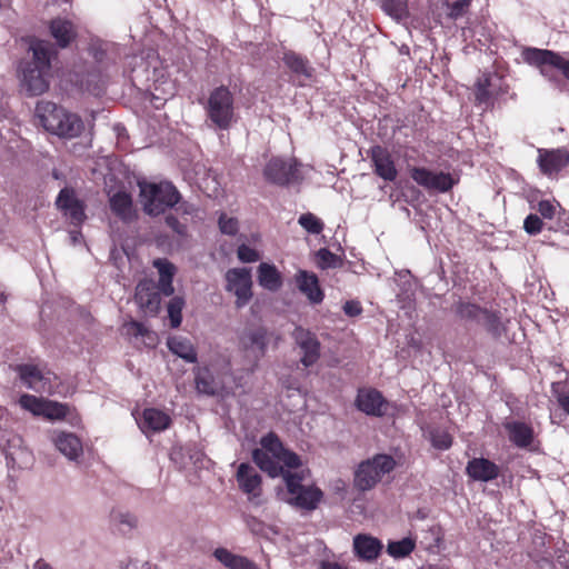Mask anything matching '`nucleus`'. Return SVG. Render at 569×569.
Segmentation results:
<instances>
[{"instance_id": "obj_50", "label": "nucleus", "mask_w": 569, "mask_h": 569, "mask_svg": "<svg viewBox=\"0 0 569 569\" xmlns=\"http://www.w3.org/2000/svg\"><path fill=\"white\" fill-rule=\"evenodd\" d=\"M186 455H189V458L194 461H198L200 459V456H202L201 452H196L194 455H191L187 448L182 446H174L170 451V459L173 462L182 466L184 465Z\"/></svg>"}, {"instance_id": "obj_18", "label": "nucleus", "mask_w": 569, "mask_h": 569, "mask_svg": "<svg viewBox=\"0 0 569 569\" xmlns=\"http://www.w3.org/2000/svg\"><path fill=\"white\" fill-rule=\"evenodd\" d=\"M292 337L302 351L301 363L305 367L313 366L320 357V342L316 335L302 327H297Z\"/></svg>"}, {"instance_id": "obj_29", "label": "nucleus", "mask_w": 569, "mask_h": 569, "mask_svg": "<svg viewBox=\"0 0 569 569\" xmlns=\"http://www.w3.org/2000/svg\"><path fill=\"white\" fill-rule=\"evenodd\" d=\"M213 555L228 569H259L253 561L246 557L233 555L226 548L216 549Z\"/></svg>"}, {"instance_id": "obj_11", "label": "nucleus", "mask_w": 569, "mask_h": 569, "mask_svg": "<svg viewBox=\"0 0 569 569\" xmlns=\"http://www.w3.org/2000/svg\"><path fill=\"white\" fill-rule=\"evenodd\" d=\"M264 178L278 186H288L301 181L302 176L296 159L273 158L263 169Z\"/></svg>"}, {"instance_id": "obj_32", "label": "nucleus", "mask_w": 569, "mask_h": 569, "mask_svg": "<svg viewBox=\"0 0 569 569\" xmlns=\"http://www.w3.org/2000/svg\"><path fill=\"white\" fill-rule=\"evenodd\" d=\"M241 343L246 349L258 351L260 356H263L268 345V332L261 327L248 330L242 335Z\"/></svg>"}, {"instance_id": "obj_26", "label": "nucleus", "mask_w": 569, "mask_h": 569, "mask_svg": "<svg viewBox=\"0 0 569 569\" xmlns=\"http://www.w3.org/2000/svg\"><path fill=\"white\" fill-rule=\"evenodd\" d=\"M42 417L50 421L66 420L69 423H78L79 416L76 410L66 403L46 399Z\"/></svg>"}, {"instance_id": "obj_38", "label": "nucleus", "mask_w": 569, "mask_h": 569, "mask_svg": "<svg viewBox=\"0 0 569 569\" xmlns=\"http://www.w3.org/2000/svg\"><path fill=\"white\" fill-rule=\"evenodd\" d=\"M142 418L146 427H169L171 422L166 412L154 408L144 409Z\"/></svg>"}, {"instance_id": "obj_61", "label": "nucleus", "mask_w": 569, "mask_h": 569, "mask_svg": "<svg viewBox=\"0 0 569 569\" xmlns=\"http://www.w3.org/2000/svg\"><path fill=\"white\" fill-rule=\"evenodd\" d=\"M82 238V234L80 231H70V239H71V242L73 244H77L78 242H80V239Z\"/></svg>"}, {"instance_id": "obj_53", "label": "nucleus", "mask_w": 569, "mask_h": 569, "mask_svg": "<svg viewBox=\"0 0 569 569\" xmlns=\"http://www.w3.org/2000/svg\"><path fill=\"white\" fill-rule=\"evenodd\" d=\"M317 264L321 269L332 268L337 264V257L326 248L318 250L316 253Z\"/></svg>"}, {"instance_id": "obj_62", "label": "nucleus", "mask_w": 569, "mask_h": 569, "mask_svg": "<svg viewBox=\"0 0 569 569\" xmlns=\"http://www.w3.org/2000/svg\"><path fill=\"white\" fill-rule=\"evenodd\" d=\"M162 429H156V428H152V429H142V431L144 432V435L147 436V438H151V436L154 433V432H158V431H161Z\"/></svg>"}, {"instance_id": "obj_63", "label": "nucleus", "mask_w": 569, "mask_h": 569, "mask_svg": "<svg viewBox=\"0 0 569 569\" xmlns=\"http://www.w3.org/2000/svg\"><path fill=\"white\" fill-rule=\"evenodd\" d=\"M10 433H11V429H7V428L0 429V438L9 437Z\"/></svg>"}, {"instance_id": "obj_40", "label": "nucleus", "mask_w": 569, "mask_h": 569, "mask_svg": "<svg viewBox=\"0 0 569 569\" xmlns=\"http://www.w3.org/2000/svg\"><path fill=\"white\" fill-rule=\"evenodd\" d=\"M184 299L182 297L176 296L173 297L168 306V317L170 320L171 328H178L182 322V310L184 308Z\"/></svg>"}, {"instance_id": "obj_20", "label": "nucleus", "mask_w": 569, "mask_h": 569, "mask_svg": "<svg viewBox=\"0 0 569 569\" xmlns=\"http://www.w3.org/2000/svg\"><path fill=\"white\" fill-rule=\"evenodd\" d=\"M466 473L473 481L490 482L500 477L501 467L483 457L472 458L467 462Z\"/></svg>"}, {"instance_id": "obj_28", "label": "nucleus", "mask_w": 569, "mask_h": 569, "mask_svg": "<svg viewBox=\"0 0 569 569\" xmlns=\"http://www.w3.org/2000/svg\"><path fill=\"white\" fill-rule=\"evenodd\" d=\"M167 346L173 355L178 356L184 361L189 363L197 362V351L188 338L181 336L169 337L167 340Z\"/></svg>"}, {"instance_id": "obj_45", "label": "nucleus", "mask_w": 569, "mask_h": 569, "mask_svg": "<svg viewBox=\"0 0 569 569\" xmlns=\"http://www.w3.org/2000/svg\"><path fill=\"white\" fill-rule=\"evenodd\" d=\"M552 396L556 398L559 407L569 415V390H566L562 382H553L551 385Z\"/></svg>"}, {"instance_id": "obj_13", "label": "nucleus", "mask_w": 569, "mask_h": 569, "mask_svg": "<svg viewBox=\"0 0 569 569\" xmlns=\"http://www.w3.org/2000/svg\"><path fill=\"white\" fill-rule=\"evenodd\" d=\"M227 372L214 373L208 367L194 370V385L197 392L210 397L226 398L231 395V388L226 385Z\"/></svg>"}, {"instance_id": "obj_21", "label": "nucleus", "mask_w": 569, "mask_h": 569, "mask_svg": "<svg viewBox=\"0 0 569 569\" xmlns=\"http://www.w3.org/2000/svg\"><path fill=\"white\" fill-rule=\"evenodd\" d=\"M370 158L375 167V173L386 181H393L398 171L390 152L381 147L375 146L370 149Z\"/></svg>"}, {"instance_id": "obj_43", "label": "nucleus", "mask_w": 569, "mask_h": 569, "mask_svg": "<svg viewBox=\"0 0 569 569\" xmlns=\"http://www.w3.org/2000/svg\"><path fill=\"white\" fill-rule=\"evenodd\" d=\"M509 440L519 448H528L533 441V429H509Z\"/></svg>"}, {"instance_id": "obj_3", "label": "nucleus", "mask_w": 569, "mask_h": 569, "mask_svg": "<svg viewBox=\"0 0 569 569\" xmlns=\"http://www.w3.org/2000/svg\"><path fill=\"white\" fill-rule=\"evenodd\" d=\"M140 202L148 216L157 217L180 201L177 188L168 181L152 183L140 182Z\"/></svg>"}, {"instance_id": "obj_2", "label": "nucleus", "mask_w": 569, "mask_h": 569, "mask_svg": "<svg viewBox=\"0 0 569 569\" xmlns=\"http://www.w3.org/2000/svg\"><path fill=\"white\" fill-rule=\"evenodd\" d=\"M29 50L32 60L22 67L21 86L29 96H40L49 88L52 46L44 40H33Z\"/></svg>"}, {"instance_id": "obj_51", "label": "nucleus", "mask_w": 569, "mask_h": 569, "mask_svg": "<svg viewBox=\"0 0 569 569\" xmlns=\"http://www.w3.org/2000/svg\"><path fill=\"white\" fill-rule=\"evenodd\" d=\"M543 222L541 218L535 213H530L523 221V230L530 234L536 236L542 231Z\"/></svg>"}, {"instance_id": "obj_25", "label": "nucleus", "mask_w": 569, "mask_h": 569, "mask_svg": "<svg viewBox=\"0 0 569 569\" xmlns=\"http://www.w3.org/2000/svg\"><path fill=\"white\" fill-rule=\"evenodd\" d=\"M109 204L111 211L122 221L129 222L136 218L132 198L127 191L109 192Z\"/></svg>"}, {"instance_id": "obj_9", "label": "nucleus", "mask_w": 569, "mask_h": 569, "mask_svg": "<svg viewBox=\"0 0 569 569\" xmlns=\"http://www.w3.org/2000/svg\"><path fill=\"white\" fill-rule=\"evenodd\" d=\"M20 382L28 389L39 393L52 395L54 392L53 380L56 375L44 367L36 363H20L13 367Z\"/></svg>"}, {"instance_id": "obj_64", "label": "nucleus", "mask_w": 569, "mask_h": 569, "mask_svg": "<svg viewBox=\"0 0 569 569\" xmlns=\"http://www.w3.org/2000/svg\"><path fill=\"white\" fill-rule=\"evenodd\" d=\"M429 569H449V567H447V566H433V567H430Z\"/></svg>"}, {"instance_id": "obj_36", "label": "nucleus", "mask_w": 569, "mask_h": 569, "mask_svg": "<svg viewBox=\"0 0 569 569\" xmlns=\"http://www.w3.org/2000/svg\"><path fill=\"white\" fill-rule=\"evenodd\" d=\"M112 525L122 533H127L134 529L138 523L136 516L123 512L121 510H112L110 515Z\"/></svg>"}, {"instance_id": "obj_30", "label": "nucleus", "mask_w": 569, "mask_h": 569, "mask_svg": "<svg viewBox=\"0 0 569 569\" xmlns=\"http://www.w3.org/2000/svg\"><path fill=\"white\" fill-rule=\"evenodd\" d=\"M50 32L61 48L69 46L76 37L72 22L61 18L51 21Z\"/></svg>"}, {"instance_id": "obj_46", "label": "nucleus", "mask_w": 569, "mask_h": 569, "mask_svg": "<svg viewBox=\"0 0 569 569\" xmlns=\"http://www.w3.org/2000/svg\"><path fill=\"white\" fill-rule=\"evenodd\" d=\"M478 325L483 326L488 331L492 332L493 335H499L501 331V321L500 317L491 311H488L485 309L481 322Z\"/></svg>"}, {"instance_id": "obj_1", "label": "nucleus", "mask_w": 569, "mask_h": 569, "mask_svg": "<svg viewBox=\"0 0 569 569\" xmlns=\"http://www.w3.org/2000/svg\"><path fill=\"white\" fill-rule=\"evenodd\" d=\"M153 267L159 272L158 284L151 279H143L137 284L134 296L139 308L150 316L157 315L160 309V293L166 297L173 295L172 281L177 271L174 264L163 258L153 260Z\"/></svg>"}, {"instance_id": "obj_31", "label": "nucleus", "mask_w": 569, "mask_h": 569, "mask_svg": "<svg viewBox=\"0 0 569 569\" xmlns=\"http://www.w3.org/2000/svg\"><path fill=\"white\" fill-rule=\"evenodd\" d=\"M56 447L70 460L77 459L82 453L81 440L70 432H61L56 439Z\"/></svg>"}, {"instance_id": "obj_22", "label": "nucleus", "mask_w": 569, "mask_h": 569, "mask_svg": "<svg viewBox=\"0 0 569 569\" xmlns=\"http://www.w3.org/2000/svg\"><path fill=\"white\" fill-rule=\"evenodd\" d=\"M382 549V542L370 535L359 533L353 538V552L361 560H377L381 555Z\"/></svg>"}, {"instance_id": "obj_14", "label": "nucleus", "mask_w": 569, "mask_h": 569, "mask_svg": "<svg viewBox=\"0 0 569 569\" xmlns=\"http://www.w3.org/2000/svg\"><path fill=\"white\" fill-rule=\"evenodd\" d=\"M226 290L236 296L237 308H242L252 298V278L247 268H233L226 273Z\"/></svg>"}, {"instance_id": "obj_6", "label": "nucleus", "mask_w": 569, "mask_h": 569, "mask_svg": "<svg viewBox=\"0 0 569 569\" xmlns=\"http://www.w3.org/2000/svg\"><path fill=\"white\" fill-rule=\"evenodd\" d=\"M522 58L528 64L537 67L550 81L556 79V72L569 81V60L566 57L546 49L526 48Z\"/></svg>"}, {"instance_id": "obj_12", "label": "nucleus", "mask_w": 569, "mask_h": 569, "mask_svg": "<svg viewBox=\"0 0 569 569\" xmlns=\"http://www.w3.org/2000/svg\"><path fill=\"white\" fill-rule=\"evenodd\" d=\"M357 408L369 416H395L398 412L396 403L386 400L380 391L373 388L359 389L356 398Z\"/></svg>"}, {"instance_id": "obj_4", "label": "nucleus", "mask_w": 569, "mask_h": 569, "mask_svg": "<svg viewBox=\"0 0 569 569\" xmlns=\"http://www.w3.org/2000/svg\"><path fill=\"white\" fill-rule=\"evenodd\" d=\"M281 476L290 496L288 502L291 506L308 511L317 509L323 498V492L315 485L306 486L302 483L306 477L303 470L300 472L287 470Z\"/></svg>"}, {"instance_id": "obj_48", "label": "nucleus", "mask_w": 569, "mask_h": 569, "mask_svg": "<svg viewBox=\"0 0 569 569\" xmlns=\"http://www.w3.org/2000/svg\"><path fill=\"white\" fill-rule=\"evenodd\" d=\"M559 208L560 204L556 200H541L538 202L536 210L539 212L541 218L551 220L557 214Z\"/></svg>"}, {"instance_id": "obj_23", "label": "nucleus", "mask_w": 569, "mask_h": 569, "mask_svg": "<svg viewBox=\"0 0 569 569\" xmlns=\"http://www.w3.org/2000/svg\"><path fill=\"white\" fill-rule=\"evenodd\" d=\"M236 477L239 488L247 493L250 499L260 496L261 476L252 466L246 462L240 463Z\"/></svg>"}, {"instance_id": "obj_8", "label": "nucleus", "mask_w": 569, "mask_h": 569, "mask_svg": "<svg viewBox=\"0 0 569 569\" xmlns=\"http://www.w3.org/2000/svg\"><path fill=\"white\" fill-rule=\"evenodd\" d=\"M260 443L261 448L252 451L253 462L272 478L284 473L287 470L279 466V461H277L283 448L277 435L268 433L261 439Z\"/></svg>"}, {"instance_id": "obj_57", "label": "nucleus", "mask_w": 569, "mask_h": 569, "mask_svg": "<svg viewBox=\"0 0 569 569\" xmlns=\"http://www.w3.org/2000/svg\"><path fill=\"white\" fill-rule=\"evenodd\" d=\"M166 223L169 228H171L176 233L183 236L186 233V226L180 223L179 220L173 216L166 217Z\"/></svg>"}, {"instance_id": "obj_7", "label": "nucleus", "mask_w": 569, "mask_h": 569, "mask_svg": "<svg viewBox=\"0 0 569 569\" xmlns=\"http://www.w3.org/2000/svg\"><path fill=\"white\" fill-rule=\"evenodd\" d=\"M395 467L396 461L391 456L376 455L358 466L353 479L355 487L360 491L370 490Z\"/></svg>"}, {"instance_id": "obj_16", "label": "nucleus", "mask_w": 569, "mask_h": 569, "mask_svg": "<svg viewBox=\"0 0 569 569\" xmlns=\"http://www.w3.org/2000/svg\"><path fill=\"white\" fill-rule=\"evenodd\" d=\"M411 178L421 187L439 192L449 191L456 183L450 173L435 172L426 168H413Z\"/></svg>"}, {"instance_id": "obj_39", "label": "nucleus", "mask_w": 569, "mask_h": 569, "mask_svg": "<svg viewBox=\"0 0 569 569\" xmlns=\"http://www.w3.org/2000/svg\"><path fill=\"white\" fill-rule=\"evenodd\" d=\"M382 9L397 21H401L408 17L407 0H385Z\"/></svg>"}, {"instance_id": "obj_33", "label": "nucleus", "mask_w": 569, "mask_h": 569, "mask_svg": "<svg viewBox=\"0 0 569 569\" xmlns=\"http://www.w3.org/2000/svg\"><path fill=\"white\" fill-rule=\"evenodd\" d=\"M283 62L296 76L311 78L313 69L305 57L289 51L283 54Z\"/></svg>"}, {"instance_id": "obj_37", "label": "nucleus", "mask_w": 569, "mask_h": 569, "mask_svg": "<svg viewBox=\"0 0 569 569\" xmlns=\"http://www.w3.org/2000/svg\"><path fill=\"white\" fill-rule=\"evenodd\" d=\"M483 311L485 309L471 302L460 301L456 306V313L461 319L466 321H472L476 323L481 322Z\"/></svg>"}, {"instance_id": "obj_10", "label": "nucleus", "mask_w": 569, "mask_h": 569, "mask_svg": "<svg viewBox=\"0 0 569 569\" xmlns=\"http://www.w3.org/2000/svg\"><path fill=\"white\" fill-rule=\"evenodd\" d=\"M508 91V86L497 72L481 74L475 84L476 103L483 109H490L496 101Z\"/></svg>"}, {"instance_id": "obj_41", "label": "nucleus", "mask_w": 569, "mask_h": 569, "mask_svg": "<svg viewBox=\"0 0 569 569\" xmlns=\"http://www.w3.org/2000/svg\"><path fill=\"white\" fill-rule=\"evenodd\" d=\"M46 399L38 398L33 395L24 393L19 398V406L31 412L33 416H42Z\"/></svg>"}, {"instance_id": "obj_35", "label": "nucleus", "mask_w": 569, "mask_h": 569, "mask_svg": "<svg viewBox=\"0 0 569 569\" xmlns=\"http://www.w3.org/2000/svg\"><path fill=\"white\" fill-rule=\"evenodd\" d=\"M416 548V541L409 537L398 541H389L387 552L395 559H401L409 556Z\"/></svg>"}, {"instance_id": "obj_17", "label": "nucleus", "mask_w": 569, "mask_h": 569, "mask_svg": "<svg viewBox=\"0 0 569 569\" xmlns=\"http://www.w3.org/2000/svg\"><path fill=\"white\" fill-rule=\"evenodd\" d=\"M68 110L51 101H39L36 107V117L41 126L50 133L64 132L61 119H66Z\"/></svg>"}, {"instance_id": "obj_47", "label": "nucleus", "mask_w": 569, "mask_h": 569, "mask_svg": "<svg viewBox=\"0 0 569 569\" xmlns=\"http://www.w3.org/2000/svg\"><path fill=\"white\" fill-rule=\"evenodd\" d=\"M123 329L126 331V335L130 337H146L153 341L152 332L148 330V328L138 321H129L123 325Z\"/></svg>"}, {"instance_id": "obj_44", "label": "nucleus", "mask_w": 569, "mask_h": 569, "mask_svg": "<svg viewBox=\"0 0 569 569\" xmlns=\"http://www.w3.org/2000/svg\"><path fill=\"white\" fill-rule=\"evenodd\" d=\"M299 224L309 233L319 234L323 230V223L312 213H303L299 217Z\"/></svg>"}, {"instance_id": "obj_56", "label": "nucleus", "mask_w": 569, "mask_h": 569, "mask_svg": "<svg viewBox=\"0 0 569 569\" xmlns=\"http://www.w3.org/2000/svg\"><path fill=\"white\" fill-rule=\"evenodd\" d=\"M3 451L6 453V458H7L8 462H11L12 467H14L17 465L19 468H22V465L19 461V458L22 456H29V453L22 449H19L17 452L11 451L10 446L8 448L3 447Z\"/></svg>"}, {"instance_id": "obj_15", "label": "nucleus", "mask_w": 569, "mask_h": 569, "mask_svg": "<svg viewBox=\"0 0 569 569\" xmlns=\"http://www.w3.org/2000/svg\"><path fill=\"white\" fill-rule=\"evenodd\" d=\"M58 209L74 227L81 226L87 216L84 212V204L80 201L74 191L68 188L62 189L56 200Z\"/></svg>"}, {"instance_id": "obj_58", "label": "nucleus", "mask_w": 569, "mask_h": 569, "mask_svg": "<svg viewBox=\"0 0 569 569\" xmlns=\"http://www.w3.org/2000/svg\"><path fill=\"white\" fill-rule=\"evenodd\" d=\"M343 311L347 316L356 317L361 313L362 308L358 301L351 300L343 305Z\"/></svg>"}, {"instance_id": "obj_5", "label": "nucleus", "mask_w": 569, "mask_h": 569, "mask_svg": "<svg viewBox=\"0 0 569 569\" xmlns=\"http://www.w3.org/2000/svg\"><path fill=\"white\" fill-rule=\"evenodd\" d=\"M208 119L220 130H228L236 121L233 94L227 87L213 89L206 104Z\"/></svg>"}, {"instance_id": "obj_27", "label": "nucleus", "mask_w": 569, "mask_h": 569, "mask_svg": "<svg viewBox=\"0 0 569 569\" xmlns=\"http://www.w3.org/2000/svg\"><path fill=\"white\" fill-rule=\"evenodd\" d=\"M258 283L263 289L276 292L282 284V276L274 264L261 262L257 270Z\"/></svg>"}, {"instance_id": "obj_42", "label": "nucleus", "mask_w": 569, "mask_h": 569, "mask_svg": "<svg viewBox=\"0 0 569 569\" xmlns=\"http://www.w3.org/2000/svg\"><path fill=\"white\" fill-rule=\"evenodd\" d=\"M429 438L432 446L439 450H447L452 445V437L447 429H430Z\"/></svg>"}, {"instance_id": "obj_49", "label": "nucleus", "mask_w": 569, "mask_h": 569, "mask_svg": "<svg viewBox=\"0 0 569 569\" xmlns=\"http://www.w3.org/2000/svg\"><path fill=\"white\" fill-rule=\"evenodd\" d=\"M471 0H457L452 3H447L448 17L457 20L463 17L470 7Z\"/></svg>"}, {"instance_id": "obj_54", "label": "nucleus", "mask_w": 569, "mask_h": 569, "mask_svg": "<svg viewBox=\"0 0 569 569\" xmlns=\"http://www.w3.org/2000/svg\"><path fill=\"white\" fill-rule=\"evenodd\" d=\"M237 256L241 262H256L260 259L259 252L247 246V244H240L237 250Z\"/></svg>"}, {"instance_id": "obj_34", "label": "nucleus", "mask_w": 569, "mask_h": 569, "mask_svg": "<svg viewBox=\"0 0 569 569\" xmlns=\"http://www.w3.org/2000/svg\"><path fill=\"white\" fill-rule=\"evenodd\" d=\"M61 127L64 132H53V134L63 139H73L79 137L84 130V123L82 119L70 111L67 112L66 119H61Z\"/></svg>"}, {"instance_id": "obj_24", "label": "nucleus", "mask_w": 569, "mask_h": 569, "mask_svg": "<svg viewBox=\"0 0 569 569\" xmlns=\"http://www.w3.org/2000/svg\"><path fill=\"white\" fill-rule=\"evenodd\" d=\"M298 289L308 298L311 303L318 305L323 300V292L319 286L318 277L306 270L296 273Z\"/></svg>"}, {"instance_id": "obj_55", "label": "nucleus", "mask_w": 569, "mask_h": 569, "mask_svg": "<svg viewBox=\"0 0 569 569\" xmlns=\"http://www.w3.org/2000/svg\"><path fill=\"white\" fill-rule=\"evenodd\" d=\"M219 228L222 233L233 236L239 228L238 220L227 214H221L219 218Z\"/></svg>"}, {"instance_id": "obj_60", "label": "nucleus", "mask_w": 569, "mask_h": 569, "mask_svg": "<svg viewBox=\"0 0 569 569\" xmlns=\"http://www.w3.org/2000/svg\"><path fill=\"white\" fill-rule=\"evenodd\" d=\"M33 569H53L51 565L46 562L43 559H39L36 561Z\"/></svg>"}, {"instance_id": "obj_19", "label": "nucleus", "mask_w": 569, "mask_h": 569, "mask_svg": "<svg viewBox=\"0 0 569 569\" xmlns=\"http://www.w3.org/2000/svg\"><path fill=\"white\" fill-rule=\"evenodd\" d=\"M537 162L543 174H557L569 164V152L565 148L539 149Z\"/></svg>"}, {"instance_id": "obj_52", "label": "nucleus", "mask_w": 569, "mask_h": 569, "mask_svg": "<svg viewBox=\"0 0 569 569\" xmlns=\"http://www.w3.org/2000/svg\"><path fill=\"white\" fill-rule=\"evenodd\" d=\"M277 461H279V466L288 467V468H299L301 466L300 457L289 451L284 448H282V451L280 452V456L278 457Z\"/></svg>"}, {"instance_id": "obj_59", "label": "nucleus", "mask_w": 569, "mask_h": 569, "mask_svg": "<svg viewBox=\"0 0 569 569\" xmlns=\"http://www.w3.org/2000/svg\"><path fill=\"white\" fill-rule=\"evenodd\" d=\"M320 569H350V568L348 566L337 562V561L323 560L320 563Z\"/></svg>"}]
</instances>
